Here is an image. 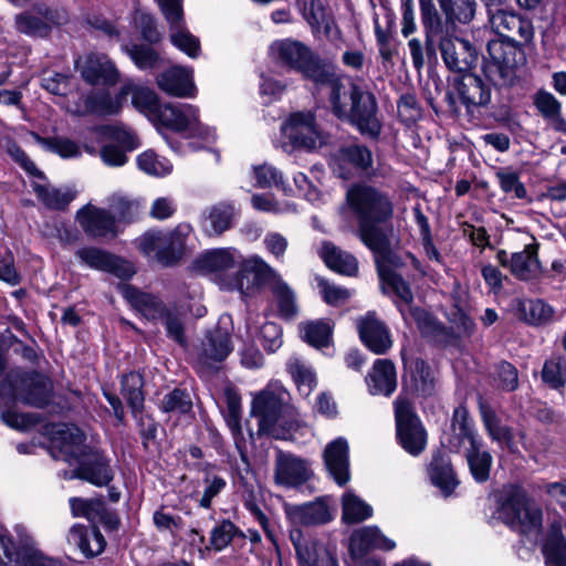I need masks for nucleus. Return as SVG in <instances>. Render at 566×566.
<instances>
[{"instance_id": "obj_1", "label": "nucleus", "mask_w": 566, "mask_h": 566, "mask_svg": "<svg viewBox=\"0 0 566 566\" xmlns=\"http://www.w3.org/2000/svg\"><path fill=\"white\" fill-rule=\"evenodd\" d=\"M489 22L505 40L488 41L482 72L496 87L513 86L518 80V70L526 63L525 51L517 44V38L521 42H530L534 35L533 25L530 20L503 9L491 11Z\"/></svg>"}, {"instance_id": "obj_2", "label": "nucleus", "mask_w": 566, "mask_h": 566, "mask_svg": "<svg viewBox=\"0 0 566 566\" xmlns=\"http://www.w3.org/2000/svg\"><path fill=\"white\" fill-rule=\"evenodd\" d=\"M476 7L475 0H420L428 52L434 51L437 35L454 33L457 23H470L475 17Z\"/></svg>"}, {"instance_id": "obj_3", "label": "nucleus", "mask_w": 566, "mask_h": 566, "mask_svg": "<svg viewBox=\"0 0 566 566\" xmlns=\"http://www.w3.org/2000/svg\"><path fill=\"white\" fill-rule=\"evenodd\" d=\"M451 427L454 437L449 440L450 448L458 451L462 441L467 439L470 442V448L467 449L465 458L471 474L479 483L488 481L493 459L490 452L482 450V441L476 438L473 431L467 408L460 406L454 409Z\"/></svg>"}, {"instance_id": "obj_4", "label": "nucleus", "mask_w": 566, "mask_h": 566, "mask_svg": "<svg viewBox=\"0 0 566 566\" xmlns=\"http://www.w3.org/2000/svg\"><path fill=\"white\" fill-rule=\"evenodd\" d=\"M190 231L187 223L178 224L170 232L148 231L136 239V245L147 258L169 266L181 259Z\"/></svg>"}, {"instance_id": "obj_5", "label": "nucleus", "mask_w": 566, "mask_h": 566, "mask_svg": "<svg viewBox=\"0 0 566 566\" xmlns=\"http://www.w3.org/2000/svg\"><path fill=\"white\" fill-rule=\"evenodd\" d=\"M497 513L506 525L523 534L538 533L541 530L542 510L520 489H512L501 499Z\"/></svg>"}, {"instance_id": "obj_6", "label": "nucleus", "mask_w": 566, "mask_h": 566, "mask_svg": "<svg viewBox=\"0 0 566 566\" xmlns=\"http://www.w3.org/2000/svg\"><path fill=\"white\" fill-rule=\"evenodd\" d=\"M346 200L358 223L385 222L394 214L391 199L385 192L367 185L350 187Z\"/></svg>"}, {"instance_id": "obj_7", "label": "nucleus", "mask_w": 566, "mask_h": 566, "mask_svg": "<svg viewBox=\"0 0 566 566\" xmlns=\"http://www.w3.org/2000/svg\"><path fill=\"white\" fill-rule=\"evenodd\" d=\"M277 274L262 258L253 255L240 263L233 276H224L221 280V287L238 291L242 296L249 297L259 293L264 285L271 286Z\"/></svg>"}, {"instance_id": "obj_8", "label": "nucleus", "mask_w": 566, "mask_h": 566, "mask_svg": "<svg viewBox=\"0 0 566 566\" xmlns=\"http://www.w3.org/2000/svg\"><path fill=\"white\" fill-rule=\"evenodd\" d=\"M397 437L402 448L412 455L420 454L427 444V433L412 403L406 397L394 401Z\"/></svg>"}, {"instance_id": "obj_9", "label": "nucleus", "mask_w": 566, "mask_h": 566, "mask_svg": "<svg viewBox=\"0 0 566 566\" xmlns=\"http://www.w3.org/2000/svg\"><path fill=\"white\" fill-rule=\"evenodd\" d=\"M270 51L277 62L301 72L312 81L327 65L322 63L306 45L298 41L290 39L276 41L270 46Z\"/></svg>"}, {"instance_id": "obj_10", "label": "nucleus", "mask_w": 566, "mask_h": 566, "mask_svg": "<svg viewBox=\"0 0 566 566\" xmlns=\"http://www.w3.org/2000/svg\"><path fill=\"white\" fill-rule=\"evenodd\" d=\"M67 21L64 10L50 7L45 3H35L14 17V28L18 32L32 38H46L53 27Z\"/></svg>"}, {"instance_id": "obj_11", "label": "nucleus", "mask_w": 566, "mask_h": 566, "mask_svg": "<svg viewBox=\"0 0 566 566\" xmlns=\"http://www.w3.org/2000/svg\"><path fill=\"white\" fill-rule=\"evenodd\" d=\"M281 130L293 149L313 150L324 143L314 116L310 112L292 114L281 126Z\"/></svg>"}, {"instance_id": "obj_12", "label": "nucleus", "mask_w": 566, "mask_h": 566, "mask_svg": "<svg viewBox=\"0 0 566 566\" xmlns=\"http://www.w3.org/2000/svg\"><path fill=\"white\" fill-rule=\"evenodd\" d=\"M441 57L448 70L467 73L478 62L479 52L470 41L458 38L454 33L437 35Z\"/></svg>"}, {"instance_id": "obj_13", "label": "nucleus", "mask_w": 566, "mask_h": 566, "mask_svg": "<svg viewBox=\"0 0 566 566\" xmlns=\"http://www.w3.org/2000/svg\"><path fill=\"white\" fill-rule=\"evenodd\" d=\"M158 123L174 132L201 134L203 127L199 118V109L188 103H166L158 108Z\"/></svg>"}, {"instance_id": "obj_14", "label": "nucleus", "mask_w": 566, "mask_h": 566, "mask_svg": "<svg viewBox=\"0 0 566 566\" xmlns=\"http://www.w3.org/2000/svg\"><path fill=\"white\" fill-rule=\"evenodd\" d=\"M313 82L329 87V102L333 113L339 119H345L360 87L353 83H344L331 65H326Z\"/></svg>"}, {"instance_id": "obj_15", "label": "nucleus", "mask_w": 566, "mask_h": 566, "mask_svg": "<svg viewBox=\"0 0 566 566\" xmlns=\"http://www.w3.org/2000/svg\"><path fill=\"white\" fill-rule=\"evenodd\" d=\"M377 102L375 96L359 88L354 97L349 114L345 119L349 120L357 129L370 138H377L381 130V124L376 116Z\"/></svg>"}, {"instance_id": "obj_16", "label": "nucleus", "mask_w": 566, "mask_h": 566, "mask_svg": "<svg viewBox=\"0 0 566 566\" xmlns=\"http://www.w3.org/2000/svg\"><path fill=\"white\" fill-rule=\"evenodd\" d=\"M231 352L232 344L229 329L216 326L205 335L198 347V365L202 370L213 369L216 364L224 360Z\"/></svg>"}, {"instance_id": "obj_17", "label": "nucleus", "mask_w": 566, "mask_h": 566, "mask_svg": "<svg viewBox=\"0 0 566 566\" xmlns=\"http://www.w3.org/2000/svg\"><path fill=\"white\" fill-rule=\"evenodd\" d=\"M73 464H77V468L70 474L65 473V479L77 478L96 486H104L114 478L109 461L104 454L93 448H91L85 455L78 458Z\"/></svg>"}, {"instance_id": "obj_18", "label": "nucleus", "mask_w": 566, "mask_h": 566, "mask_svg": "<svg viewBox=\"0 0 566 566\" xmlns=\"http://www.w3.org/2000/svg\"><path fill=\"white\" fill-rule=\"evenodd\" d=\"M0 566H55L32 548H18L10 532L0 525Z\"/></svg>"}, {"instance_id": "obj_19", "label": "nucleus", "mask_w": 566, "mask_h": 566, "mask_svg": "<svg viewBox=\"0 0 566 566\" xmlns=\"http://www.w3.org/2000/svg\"><path fill=\"white\" fill-rule=\"evenodd\" d=\"M452 86L468 112L486 107L491 103V86L476 74L467 72L457 76Z\"/></svg>"}, {"instance_id": "obj_20", "label": "nucleus", "mask_w": 566, "mask_h": 566, "mask_svg": "<svg viewBox=\"0 0 566 566\" xmlns=\"http://www.w3.org/2000/svg\"><path fill=\"white\" fill-rule=\"evenodd\" d=\"M298 566H337L335 558L323 544L305 535L301 530L290 532Z\"/></svg>"}, {"instance_id": "obj_21", "label": "nucleus", "mask_w": 566, "mask_h": 566, "mask_svg": "<svg viewBox=\"0 0 566 566\" xmlns=\"http://www.w3.org/2000/svg\"><path fill=\"white\" fill-rule=\"evenodd\" d=\"M75 69L81 77L91 85H113L118 81V71L114 63L105 55L90 53L75 60Z\"/></svg>"}, {"instance_id": "obj_22", "label": "nucleus", "mask_w": 566, "mask_h": 566, "mask_svg": "<svg viewBox=\"0 0 566 566\" xmlns=\"http://www.w3.org/2000/svg\"><path fill=\"white\" fill-rule=\"evenodd\" d=\"M76 218L83 231L93 239L117 235L116 219L106 209L86 205L77 211Z\"/></svg>"}, {"instance_id": "obj_23", "label": "nucleus", "mask_w": 566, "mask_h": 566, "mask_svg": "<svg viewBox=\"0 0 566 566\" xmlns=\"http://www.w3.org/2000/svg\"><path fill=\"white\" fill-rule=\"evenodd\" d=\"M76 255L90 268L112 273L119 279L126 280L135 274V268L130 262L97 248L80 249Z\"/></svg>"}, {"instance_id": "obj_24", "label": "nucleus", "mask_w": 566, "mask_h": 566, "mask_svg": "<svg viewBox=\"0 0 566 566\" xmlns=\"http://www.w3.org/2000/svg\"><path fill=\"white\" fill-rule=\"evenodd\" d=\"M378 223H358V235L363 243L374 252L377 270L379 265H399L400 260L391 250L390 240Z\"/></svg>"}, {"instance_id": "obj_25", "label": "nucleus", "mask_w": 566, "mask_h": 566, "mask_svg": "<svg viewBox=\"0 0 566 566\" xmlns=\"http://www.w3.org/2000/svg\"><path fill=\"white\" fill-rule=\"evenodd\" d=\"M283 409L282 392L263 390L255 396L252 402V413L259 419V430L274 437L275 424Z\"/></svg>"}, {"instance_id": "obj_26", "label": "nucleus", "mask_w": 566, "mask_h": 566, "mask_svg": "<svg viewBox=\"0 0 566 566\" xmlns=\"http://www.w3.org/2000/svg\"><path fill=\"white\" fill-rule=\"evenodd\" d=\"M53 443L59 449V455L55 459H62L69 464H73L78 458L85 455L91 449L87 447L83 431L73 424H62L54 431Z\"/></svg>"}, {"instance_id": "obj_27", "label": "nucleus", "mask_w": 566, "mask_h": 566, "mask_svg": "<svg viewBox=\"0 0 566 566\" xmlns=\"http://www.w3.org/2000/svg\"><path fill=\"white\" fill-rule=\"evenodd\" d=\"M361 342L376 355H382L392 346V340L386 325L374 313H368L357 323Z\"/></svg>"}, {"instance_id": "obj_28", "label": "nucleus", "mask_w": 566, "mask_h": 566, "mask_svg": "<svg viewBox=\"0 0 566 566\" xmlns=\"http://www.w3.org/2000/svg\"><path fill=\"white\" fill-rule=\"evenodd\" d=\"M373 165L371 151L363 145H349L337 150L333 158V169L343 179H349L347 168L367 172Z\"/></svg>"}, {"instance_id": "obj_29", "label": "nucleus", "mask_w": 566, "mask_h": 566, "mask_svg": "<svg viewBox=\"0 0 566 566\" xmlns=\"http://www.w3.org/2000/svg\"><path fill=\"white\" fill-rule=\"evenodd\" d=\"M156 84L164 93L179 98L193 97L197 92L192 71L181 66H172L157 75Z\"/></svg>"}, {"instance_id": "obj_30", "label": "nucleus", "mask_w": 566, "mask_h": 566, "mask_svg": "<svg viewBox=\"0 0 566 566\" xmlns=\"http://www.w3.org/2000/svg\"><path fill=\"white\" fill-rule=\"evenodd\" d=\"M52 385L48 377L31 374L21 378V387L15 390V399L35 407H45L51 398Z\"/></svg>"}, {"instance_id": "obj_31", "label": "nucleus", "mask_w": 566, "mask_h": 566, "mask_svg": "<svg viewBox=\"0 0 566 566\" xmlns=\"http://www.w3.org/2000/svg\"><path fill=\"white\" fill-rule=\"evenodd\" d=\"M274 480L280 485L294 488L308 480V470L301 459L279 451L275 459Z\"/></svg>"}, {"instance_id": "obj_32", "label": "nucleus", "mask_w": 566, "mask_h": 566, "mask_svg": "<svg viewBox=\"0 0 566 566\" xmlns=\"http://www.w3.org/2000/svg\"><path fill=\"white\" fill-rule=\"evenodd\" d=\"M325 465L337 484L344 485L349 481L348 443L344 438H337L328 443L324 451Z\"/></svg>"}, {"instance_id": "obj_33", "label": "nucleus", "mask_w": 566, "mask_h": 566, "mask_svg": "<svg viewBox=\"0 0 566 566\" xmlns=\"http://www.w3.org/2000/svg\"><path fill=\"white\" fill-rule=\"evenodd\" d=\"M395 546V542L381 534L375 526L355 531L349 539V551L355 557H363L370 549L391 551Z\"/></svg>"}, {"instance_id": "obj_34", "label": "nucleus", "mask_w": 566, "mask_h": 566, "mask_svg": "<svg viewBox=\"0 0 566 566\" xmlns=\"http://www.w3.org/2000/svg\"><path fill=\"white\" fill-rule=\"evenodd\" d=\"M371 395L390 396L397 387L396 368L389 359H377L366 377Z\"/></svg>"}, {"instance_id": "obj_35", "label": "nucleus", "mask_w": 566, "mask_h": 566, "mask_svg": "<svg viewBox=\"0 0 566 566\" xmlns=\"http://www.w3.org/2000/svg\"><path fill=\"white\" fill-rule=\"evenodd\" d=\"M318 253L331 270L347 276H355L357 274V259L353 254L340 250L332 242H323Z\"/></svg>"}, {"instance_id": "obj_36", "label": "nucleus", "mask_w": 566, "mask_h": 566, "mask_svg": "<svg viewBox=\"0 0 566 566\" xmlns=\"http://www.w3.org/2000/svg\"><path fill=\"white\" fill-rule=\"evenodd\" d=\"M83 106H77L75 113L84 116L88 114L115 115L122 108L119 97L111 95L107 91L91 92L82 98Z\"/></svg>"}, {"instance_id": "obj_37", "label": "nucleus", "mask_w": 566, "mask_h": 566, "mask_svg": "<svg viewBox=\"0 0 566 566\" xmlns=\"http://www.w3.org/2000/svg\"><path fill=\"white\" fill-rule=\"evenodd\" d=\"M122 293L132 306L140 312L147 319H159L167 310L158 297L142 292L132 285H123Z\"/></svg>"}, {"instance_id": "obj_38", "label": "nucleus", "mask_w": 566, "mask_h": 566, "mask_svg": "<svg viewBox=\"0 0 566 566\" xmlns=\"http://www.w3.org/2000/svg\"><path fill=\"white\" fill-rule=\"evenodd\" d=\"M286 513L293 523L301 525L325 524L333 518L329 507L323 501L294 505L289 507Z\"/></svg>"}, {"instance_id": "obj_39", "label": "nucleus", "mask_w": 566, "mask_h": 566, "mask_svg": "<svg viewBox=\"0 0 566 566\" xmlns=\"http://www.w3.org/2000/svg\"><path fill=\"white\" fill-rule=\"evenodd\" d=\"M67 539L87 557L99 555L106 545V541L98 528L92 527L88 530L83 525H74L69 532Z\"/></svg>"}, {"instance_id": "obj_40", "label": "nucleus", "mask_w": 566, "mask_h": 566, "mask_svg": "<svg viewBox=\"0 0 566 566\" xmlns=\"http://www.w3.org/2000/svg\"><path fill=\"white\" fill-rule=\"evenodd\" d=\"M429 475L432 483L446 495L451 494L459 484L450 459L440 452L432 457V461L429 465Z\"/></svg>"}, {"instance_id": "obj_41", "label": "nucleus", "mask_w": 566, "mask_h": 566, "mask_svg": "<svg viewBox=\"0 0 566 566\" xmlns=\"http://www.w3.org/2000/svg\"><path fill=\"white\" fill-rule=\"evenodd\" d=\"M541 269L537 258V247L528 244L523 251L513 253L510 259L511 273L520 280H530Z\"/></svg>"}, {"instance_id": "obj_42", "label": "nucleus", "mask_w": 566, "mask_h": 566, "mask_svg": "<svg viewBox=\"0 0 566 566\" xmlns=\"http://www.w3.org/2000/svg\"><path fill=\"white\" fill-rule=\"evenodd\" d=\"M234 207L231 203L219 202L208 210L205 221V232L210 237H218L232 227Z\"/></svg>"}, {"instance_id": "obj_43", "label": "nucleus", "mask_w": 566, "mask_h": 566, "mask_svg": "<svg viewBox=\"0 0 566 566\" xmlns=\"http://www.w3.org/2000/svg\"><path fill=\"white\" fill-rule=\"evenodd\" d=\"M237 262L235 251L230 249H217L206 253L199 261L200 266L209 272L219 273V285L221 280L231 277L228 271L234 266Z\"/></svg>"}, {"instance_id": "obj_44", "label": "nucleus", "mask_w": 566, "mask_h": 566, "mask_svg": "<svg viewBox=\"0 0 566 566\" xmlns=\"http://www.w3.org/2000/svg\"><path fill=\"white\" fill-rule=\"evenodd\" d=\"M517 310L522 318L532 325L549 323L554 316V310L542 300H520Z\"/></svg>"}, {"instance_id": "obj_45", "label": "nucleus", "mask_w": 566, "mask_h": 566, "mask_svg": "<svg viewBox=\"0 0 566 566\" xmlns=\"http://www.w3.org/2000/svg\"><path fill=\"white\" fill-rule=\"evenodd\" d=\"M108 206L116 219V223L134 222L143 212V206L139 200L122 195H113L109 198Z\"/></svg>"}, {"instance_id": "obj_46", "label": "nucleus", "mask_w": 566, "mask_h": 566, "mask_svg": "<svg viewBox=\"0 0 566 566\" xmlns=\"http://www.w3.org/2000/svg\"><path fill=\"white\" fill-rule=\"evenodd\" d=\"M144 380L140 374L129 373L122 379V394L132 409L133 416L144 408Z\"/></svg>"}, {"instance_id": "obj_47", "label": "nucleus", "mask_w": 566, "mask_h": 566, "mask_svg": "<svg viewBox=\"0 0 566 566\" xmlns=\"http://www.w3.org/2000/svg\"><path fill=\"white\" fill-rule=\"evenodd\" d=\"M287 369L300 394L304 397L310 396L316 386V376L313 369L298 358H291Z\"/></svg>"}, {"instance_id": "obj_48", "label": "nucleus", "mask_w": 566, "mask_h": 566, "mask_svg": "<svg viewBox=\"0 0 566 566\" xmlns=\"http://www.w3.org/2000/svg\"><path fill=\"white\" fill-rule=\"evenodd\" d=\"M33 190L43 205L50 209L62 210L74 199V193L50 185L35 182Z\"/></svg>"}, {"instance_id": "obj_49", "label": "nucleus", "mask_w": 566, "mask_h": 566, "mask_svg": "<svg viewBox=\"0 0 566 566\" xmlns=\"http://www.w3.org/2000/svg\"><path fill=\"white\" fill-rule=\"evenodd\" d=\"M343 520L348 524L359 523L373 514V509L352 492L344 493L342 497Z\"/></svg>"}, {"instance_id": "obj_50", "label": "nucleus", "mask_w": 566, "mask_h": 566, "mask_svg": "<svg viewBox=\"0 0 566 566\" xmlns=\"http://www.w3.org/2000/svg\"><path fill=\"white\" fill-rule=\"evenodd\" d=\"M106 144H115L126 150L137 147V140L132 132L118 125H104L94 129Z\"/></svg>"}, {"instance_id": "obj_51", "label": "nucleus", "mask_w": 566, "mask_h": 566, "mask_svg": "<svg viewBox=\"0 0 566 566\" xmlns=\"http://www.w3.org/2000/svg\"><path fill=\"white\" fill-rule=\"evenodd\" d=\"M480 411L483 424L492 440L510 444L513 440L512 431L509 427L501 424L495 411L484 403L480 405Z\"/></svg>"}, {"instance_id": "obj_52", "label": "nucleus", "mask_w": 566, "mask_h": 566, "mask_svg": "<svg viewBox=\"0 0 566 566\" xmlns=\"http://www.w3.org/2000/svg\"><path fill=\"white\" fill-rule=\"evenodd\" d=\"M270 289L277 301L281 315L286 318L294 316L297 310L295 294L280 274L276 275Z\"/></svg>"}, {"instance_id": "obj_53", "label": "nucleus", "mask_w": 566, "mask_h": 566, "mask_svg": "<svg viewBox=\"0 0 566 566\" xmlns=\"http://www.w3.org/2000/svg\"><path fill=\"white\" fill-rule=\"evenodd\" d=\"M70 506L73 516H82L91 522L102 520L106 513L104 502L98 499L85 500L82 497H71Z\"/></svg>"}, {"instance_id": "obj_54", "label": "nucleus", "mask_w": 566, "mask_h": 566, "mask_svg": "<svg viewBox=\"0 0 566 566\" xmlns=\"http://www.w3.org/2000/svg\"><path fill=\"white\" fill-rule=\"evenodd\" d=\"M394 266V264L379 265L378 274L403 303L410 304L413 300L411 289L409 284L392 270Z\"/></svg>"}, {"instance_id": "obj_55", "label": "nucleus", "mask_w": 566, "mask_h": 566, "mask_svg": "<svg viewBox=\"0 0 566 566\" xmlns=\"http://www.w3.org/2000/svg\"><path fill=\"white\" fill-rule=\"evenodd\" d=\"M235 536L244 537V534L230 520H223L211 531L210 547L216 552H221L231 544Z\"/></svg>"}, {"instance_id": "obj_56", "label": "nucleus", "mask_w": 566, "mask_h": 566, "mask_svg": "<svg viewBox=\"0 0 566 566\" xmlns=\"http://www.w3.org/2000/svg\"><path fill=\"white\" fill-rule=\"evenodd\" d=\"M543 381L553 389H559L566 384V359L553 357L545 361L542 369Z\"/></svg>"}, {"instance_id": "obj_57", "label": "nucleus", "mask_w": 566, "mask_h": 566, "mask_svg": "<svg viewBox=\"0 0 566 566\" xmlns=\"http://www.w3.org/2000/svg\"><path fill=\"white\" fill-rule=\"evenodd\" d=\"M412 386L416 391L423 396H429L434 389V376L431 368L421 359H417L413 364Z\"/></svg>"}, {"instance_id": "obj_58", "label": "nucleus", "mask_w": 566, "mask_h": 566, "mask_svg": "<svg viewBox=\"0 0 566 566\" xmlns=\"http://www.w3.org/2000/svg\"><path fill=\"white\" fill-rule=\"evenodd\" d=\"M125 52L140 70H151L159 62L158 53L146 44H132L124 48Z\"/></svg>"}, {"instance_id": "obj_59", "label": "nucleus", "mask_w": 566, "mask_h": 566, "mask_svg": "<svg viewBox=\"0 0 566 566\" xmlns=\"http://www.w3.org/2000/svg\"><path fill=\"white\" fill-rule=\"evenodd\" d=\"M137 165L140 170L150 176H166L171 171V164L166 159L158 157L153 150H146L137 157Z\"/></svg>"}, {"instance_id": "obj_60", "label": "nucleus", "mask_w": 566, "mask_h": 566, "mask_svg": "<svg viewBox=\"0 0 566 566\" xmlns=\"http://www.w3.org/2000/svg\"><path fill=\"white\" fill-rule=\"evenodd\" d=\"M132 103L140 112L153 114L155 117L158 114V108L163 105L156 92L145 86L133 87Z\"/></svg>"}, {"instance_id": "obj_61", "label": "nucleus", "mask_w": 566, "mask_h": 566, "mask_svg": "<svg viewBox=\"0 0 566 566\" xmlns=\"http://www.w3.org/2000/svg\"><path fill=\"white\" fill-rule=\"evenodd\" d=\"M543 553L548 566H566V542L559 532H553L547 538Z\"/></svg>"}, {"instance_id": "obj_62", "label": "nucleus", "mask_w": 566, "mask_h": 566, "mask_svg": "<svg viewBox=\"0 0 566 566\" xmlns=\"http://www.w3.org/2000/svg\"><path fill=\"white\" fill-rule=\"evenodd\" d=\"M35 142L49 151L56 153L63 158L80 156L78 146L67 138H44L33 134Z\"/></svg>"}, {"instance_id": "obj_63", "label": "nucleus", "mask_w": 566, "mask_h": 566, "mask_svg": "<svg viewBox=\"0 0 566 566\" xmlns=\"http://www.w3.org/2000/svg\"><path fill=\"white\" fill-rule=\"evenodd\" d=\"M184 21L174 30L170 28V40L175 46L185 52L190 57H197L200 51L199 40L189 31L184 29Z\"/></svg>"}, {"instance_id": "obj_64", "label": "nucleus", "mask_w": 566, "mask_h": 566, "mask_svg": "<svg viewBox=\"0 0 566 566\" xmlns=\"http://www.w3.org/2000/svg\"><path fill=\"white\" fill-rule=\"evenodd\" d=\"M332 326L327 322H311L304 327V337L314 347L327 346L331 342Z\"/></svg>"}]
</instances>
